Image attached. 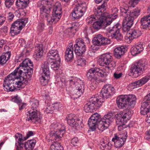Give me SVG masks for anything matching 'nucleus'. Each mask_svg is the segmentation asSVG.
<instances>
[{
    "instance_id": "f257e3e1",
    "label": "nucleus",
    "mask_w": 150,
    "mask_h": 150,
    "mask_svg": "<svg viewBox=\"0 0 150 150\" xmlns=\"http://www.w3.org/2000/svg\"><path fill=\"white\" fill-rule=\"evenodd\" d=\"M33 73V64L29 59H25L19 66L8 76L16 80L21 78H24L25 80H30Z\"/></svg>"
},
{
    "instance_id": "f03ea898",
    "label": "nucleus",
    "mask_w": 150,
    "mask_h": 150,
    "mask_svg": "<svg viewBox=\"0 0 150 150\" xmlns=\"http://www.w3.org/2000/svg\"><path fill=\"white\" fill-rule=\"evenodd\" d=\"M61 80L66 86L67 91L73 96L74 99L79 98L83 94L84 91V85L83 81L76 78L66 81L64 79Z\"/></svg>"
},
{
    "instance_id": "7ed1b4c3",
    "label": "nucleus",
    "mask_w": 150,
    "mask_h": 150,
    "mask_svg": "<svg viewBox=\"0 0 150 150\" xmlns=\"http://www.w3.org/2000/svg\"><path fill=\"white\" fill-rule=\"evenodd\" d=\"M24 78L21 77L15 80L11 77L7 76L4 81L3 86L5 90L8 91H13L16 90H20L25 86Z\"/></svg>"
},
{
    "instance_id": "20e7f679",
    "label": "nucleus",
    "mask_w": 150,
    "mask_h": 150,
    "mask_svg": "<svg viewBox=\"0 0 150 150\" xmlns=\"http://www.w3.org/2000/svg\"><path fill=\"white\" fill-rule=\"evenodd\" d=\"M88 0H76L73 6L75 8L71 13L72 17L78 19L82 16L87 8Z\"/></svg>"
},
{
    "instance_id": "39448f33",
    "label": "nucleus",
    "mask_w": 150,
    "mask_h": 150,
    "mask_svg": "<svg viewBox=\"0 0 150 150\" xmlns=\"http://www.w3.org/2000/svg\"><path fill=\"white\" fill-rule=\"evenodd\" d=\"M104 102V100L103 98L93 96L85 105L84 110L86 112H93V110L96 111L99 108Z\"/></svg>"
},
{
    "instance_id": "423d86ee",
    "label": "nucleus",
    "mask_w": 150,
    "mask_h": 150,
    "mask_svg": "<svg viewBox=\"0 0 150 150\" xmlns=\"http://www.w3.org/2000/svg\"><path fill=\"white\" fill-rule=\"evenodd\" d=\"M98 62L100 66H105V68L108 70L113 69L116 66L113 55L109 53L102 55L98 59Z\"/></svg>"
},
{
    "instance_id": "0eeeda50",
    "label": "nucleus",
    "mask_w": 150,
    "mask_h": 150,
    "mask_svg": "<svg viewBox=\"0 0 150 150\" xmlns=\"http://www.w3.org/2000/svg\"><path fill=\"white\" fill-rule=\"evenodd\" d=\"M120 15L125 17L122 23V29L125 32L128 31L132 26L134 23L133 18L129 16L127 14L128 12V8L123 6L120 7Z\"/></svg>"
},
{
    "instance_id": "6e6552de",
    "label": "nucleus",
    "mask_w": 150,
    "mask_h": 150,
    "mask_svg": "<svg viewBox=\"0 0 150 150\" xmlns=\"http://www.w3.org/2000/svg\"><path fill=\"white\" fill-rule=\"evenodd\" d=\"M147 64V62L145 59L139 60L134 65L132 66L130 73L134 77H138L139 74H142L145 70Z\"/></svg>"
},
{
    "instance_id": "1a4fd4ad",
    "label": "nucleus",
    "mask_w": 150,
    "mask_h": 150,
    "mask_svg": "<svg viewBox=\"0 0 150 150\" xmlns=\"http://www.w3.org/2000/svg\"><path fill=\"white\" fill-rule=\"evenodd\" d=\"M84 41L87 43L90 42L87 36L83 38V39L81 38L77 39L76 41V44L74 45V51L77 56H81L85 52L86 48Z\"/></svg>"
},
{
    "instance_id": "9d476101",
    "label": "nucleus",
    "mask_w": 150,
    "mask_h": 150,
    "mask_svg": "<svg viewBox=\"0 0 150 150\" xmlns=\"http://www.w3.org/2000/svg\"><path fill=\"white\" fill-rule=\"evenodd\" d=\"M52 2V0H42L38 3V6L40 9L41 16L45 18L46 20L50 15L49 14Z\"/></svg>"
},
{
    "instance_id": "9b49d317",
    "label": "nucleus",
    "mask_w": 150,
    "mask_h": 150,
    "mask_svg": "<svg viewBox=\"0 0 150 150\" xmlns=\"http://www.w3.org/2000/svg\"><path fill=\"white\" fill-rule=\"evenodd\" d=\"M50 127L51 129H54V132L51 133V137L56 141L60 140L64 133L65 129L64 126L61 124L56 123L52 124Z\"/></svg>"
},
{
    "instance_id": "f8f14e48",
    "label": "nucleus",
    "mask_w": 150,
    "mask_h": 150,
    "mask_svg": "<svg viewBox=\"0 0 150 150\" xmlns=\"http://www.w3.org/2000/svg\"><path fill=\"white\" fill-rule=\"evenodd\" d=\"M28 22L27 18L18 19L14 22L10 28V33L12 36L19 34L22 28Z\"/></svg>"
},
{
    "instance_id": "ddd939ff",
    "label": "nucleus",
    "mask_w": 150,
    "mask_h": 150,
    "mask_svg": "<svg viewBox=\"0 0 150 150\" xmlns=\"http://www.w3.org/2000/svg\"><path fill=\"white\" fill-rule=\"evenodd\" d=\"M40 72L41 73V76L40 77L41 83L42 85L45 86L48 83L50 74L47 62H45L42 64Z\"/></svg>"
},
{
    "instance_id": "4468645a",
    "label": "nucleus",
    "mask_w": 150,
    "mask_h": 150,
    "mask_svg": "<svg viewBox=\"0 0 150 150\" xmlns=\"http://www.w3.org/2000/svg\"><path fill=\"white\" fill-rule=\"evenodd\" d=\"M127 137L126 131H123L120 133L115 134L112 140L114 142L115 147L120 148L124 144Z\"/></svg>"
},
{
    "instance_id": "2eb2a0df",
    "label": "nucleus",
    "mask_w": 150,
    "mask_h": 150,
    "mask_svg": "<svg viewBox=\"0 0 150 150\" xmlns=\"http://www.w3.org/2000/svg\"><path fill=\"white\" fill-rule=\"evenodd\" d=\"M113 116L111 113H108L105 115L101 119L98 125V128L102 132L107 129L113 120Z\"/></svg>"
},
{
    "instance_id": "dca6fc26",
    "label": "nucleus",
    "mask_w": 150,
    "mask_h": 150,
    "mask_svg": "<svg viewBox=\"0 0 150 150\" xmlns=\"http://www.w3.org/2000/svg\"><path fill=\"white\" fill-rule=\"evenodd\" d=\"M34 134L33 131H29L27 133L26 137L23 138L22 135L20 133H17L15 134V137L16 142L18 144V145H17V143H16L17 150H23L24 141L33 135Z\"/></svg>"
},
{
    "instance_id": "f3484780",
    "label": "nucleus",
    "mask_w": 150,
    "mask_h": 150,
    "mask_svg": "<svg viewBox=\"0 0 150 150\" xmlns=\"http://www.w3.org/2000/svg\"><path fill=\"white\" fill-rule=\"evenodd\" d=\"M115 93V89L110 84H107L103 86L101 91L100 96L96 97H100L104 100V98H107L112 95Z\"/></svg>"
},
{
    "instance_id": "a211bd4d",
    "label": "nucleus",
    "mask_w": 150,
    "mask_h": 150,
    "mask_svg": "<svg viewBox=\"0 0 150 150\" xmlns=\"http://www.w3.org/2000/svg\"><path fill=\"white\" fill-rule=\"evenodd\" d=\"M68 124L71 127L76 129L83 127V125L81 121L76 119L75 117H73L71 115H69L66 118Z\"/></svg>"
},
{
    "instance_id": "6ab92c4d",
    "label": "nucleus",
    "mask_w": 150,
    "mask_h": 150,
    "mask_svg": "<svg viewBox=\"0 0 150 150\" xmlns=\"http://www.w3.org/2000/svg\"><path fill=\"white\" fill-rule=\"evenodd\" d=\"M121 26L119 24H117L113 26L111 28H109V33L110 34L112 39H115L119 41L122 40L123 37L120 33V29Z\"/></svg>"
},
{
    "instance_id": "aec40b11",
    "label": "nucleus",
    "mask_w": 150,
    "mask_h": 150,
    "mask_svg": "<svg viewBox=\"0 0 150 150\" xmlns=\"http://www.w3.org/2000/svg\"><path fill=\"white\" fill-rule=\"evenodd\" d=\"M112 19L106 18L105 17L103 18L98 19L93 22V26L96 29H98L100 28L101 26H103L106 27L111 24Z\"/></svg>"
},
{
    "instance_id": "412c9836",
    "label": "nucleus",
    "mask_w": 150,
    "mask_h": 150,
    "mask_svg": "<svg viewBox=\"0 0 150 150\" xmlns=\"http://www.w3.org/2000/svg\"><path fill=\"white\" fill-rule=\"evenodd\" d=\"M92 42L95 46H100L103 45L109 44L110 41L109 39L104 38L101 35L99 34L93 38Z\"/></svg>"
},
{
    "instance_id": "4be33fe9",
    "label": "nucleus",
    "mask_w": 150,
    "mask_h": 150,
    "mask_svg": "<svg viewBox=\"0 0 150 150\" xmlns=\"http://www.w3.org/2000/svg\"><path fill=\"white\" fill-rule=\"evenodd\" d=\"M27 115L26 120L30 121L33 123H36L37 122H39L40 119V117L38 115V110H31L28 112L26 114Z\"/></svg>"
},
{
    "instance_id": "5701e85b",
    "label": "nucleus",
    "mask_w": 150,
    "mask_h": 150,
    "mask_svg": "<svg viewBox=\"0 0 150 150\" xmlns=\"http://www.w3.org/2000/svg\"><path fill=\"white\" fill-rule=\"evenodd\" d=\"M148 12L149 14L143 16L141 18L140 22L142 28L150 30V6L148 9Z\"/></svg>"
},
{
    "instance_id": "b1692460",
    "label": "nucleus",
    "mask_w": 150,
    "mask_h": 150,
    "mask_svg": "<svg viewBox=\"0 0 150 150\" xmlns=\"http://www.w3.org/2000/svg\"><path fill=\"white\" fill-rule=\"evenodd\" d=\"M106 6V3L104 2L101 6L95 7L93 9V11L97 16L99 14L103 18L105 16H108V13L104 12Z\"/></svg>"
},
{
    "instance_id": "393cba45",
    "label": "nucleus",
    "mask_w": 150,
    "mask_h": 150,
    "mask_svg": "<svg viewBox=\"0 0 150 150\" xmlns=\"http://www.w3.org/2000/svg\"><path fill=\"white\" fill-rule=\"evenodd\" d=\"M143 43L139 42L135 46L132 47L131 49V53L133 56H135L144 50Z\"/></svg>"
},
{
    "instance_id": "a878e982",
    "label": "nucleus",
    "mask_w": 150,
    "mask_h": 150,
    "mask_svg": "<svg viewBox=\"0 0 150 150\" xmlns=\"http://www.w3.org/2000/svg\"><path fill=\"white\" fill-rule=\"evenodd\" d=\"M52 16L49 15L47 19L48 23L50 24H54L58 21L62 16V14L52 12Z\"/></svg>"
},
{
    "instance_id": "bb28decb",
    "label": "nucleus",
    "mask_w": 150,
    "mask_h": 150,
    "mask_svg": "<svg viewBox=\"0 0 150 150\" xmlns=\"http://www.w3.org/2000/svg\"><path fill=\"white\" fill-rule=\"evenodd\" d=\"M127 50V48L124 46L117 47L114 50V56L117 59H120Z\"/></svg>"
},
{
    "instance_id": "cd10ccee",
    "label": "nucleus",
    "mask_w": 150,
    "mask_h": 150,
    "mask_svg": "<svg viewBox=\"0 0 150 150\" xmlns=\"http://www.w3.org/2000/svg\"><path fill=\"white\" fill-rule=\"evenodd\" d=\"M99 146L102 150H110L112 144L106 138H104L102 139Z\"/></svg>"
},
{
    "instance_id": "c85d7f7f",
    "label": "nucleus",
    "mask_w": 150,
    "mask_h": 150,
    "mask_svg": "<svg viewBox=\"0 0 150 150\" xmlns=\"http://www.w3.org/2000/svg\"><path fill=\"white\" fill-rule=\"evenodd\" d=\"M125 95L120 96L117 98L116 103L119 108L123 109L127 105Z\"/></svg>"
},
{
    "instance_id": "c756f323",
    "label": "nucleus",
    "mask_w": 150,
    "mask_h": 150,
    "mask_svg": "<svg viewBox=\"0 0 150 150\" xmlns=\"http://www.w3.org/2000/svg\"><path fill=\"white\" fill-rule=\"evenodd\" d=\"M48 59L55 60H59L60 58L58 51L56 50H49L47 54Z\"/></svg>"
},
{
    "instance_id": "7c9ffc66",
    "label": "nucleus",
    "mask_w": 150,
    "mask_h": 150,
    "mask_svg": "<svg viewBox=\"0 0 150 150\" xmlns=\"http://www.w3.org/2000/svg\"><path fill=\"white\" fill-rule=\"evenodd\" d=\"M44 45L42 44H38L35 47L34 56L36 58H40L42 56Z\"/></svg>"
},
{
    "instance_id": "2f4dec72",
    "label": "nucleus",
    "mask_w": 150,
    "mask_h": 150,
    "mask_svg": "<svg viewBox=\"0 0 150 150\" xmlns=\"http://www.w3.org/2000/svg\"><path fill=\"white\" fill-rule=\"evenodd\" d=\"M73 45L70 43L69 47H68L66 50L65 58L67 61H69L72 60L74 57Z\"/></svg>"
},
{
    "instance_id": "473e14b6",
    "label": "nucleus",
    "mask_w": 150,
    "mask_h": 150,
    "mask_svg": "<svg viewBox=\"0 0 150 150\" xmlns=\"http://www.w3.org/2000/svg\"><path fill=\"white\" fill-rule=\"evenodd\" d=\"M127 105L131 108L133 107L136 103V97L135 95L132 94L125 95Z\"/></svg>"
},
{
    "instance_id": "72a5a7b5",
    "label": "nucleus",
    "mask_w": 150,
    "mask_h": 150,
    "mask_svg": "<svg viewBox=\"0 0 150 150\" xmlns=\"http://www.w3.org/2000/svg\"><path fill=\"white\" fill-rule=\"evenodd\" d=\"M11 53L8 51L3 53L0 57V64L3 65L9 60L11 57Z\"/></svg>"
},
{
    "instance_id": "f704fd0d",
    "label": "nucleus",
    "mask_w": 150,
    "mask_h": 150,
    "mask_svg": "<svg viewBox=\"0 0 150 150\" xmlns=\"http://www.w3.org/2000/svg\"><path fill=\"white\" fill-rule=\"evenodd\" d=\"M96 74L95 68H92L88 70L86 76L88 79L90 81L99 79L95 75Z\"/></svg>"
},
{
    "instance_id": "c9c22d12",
    "label": "nucleus",
    "mask_w": 150,
    "mask_h": 150,
    "mask_svg": "<svg viewBox=\"0 0 150 150\" xmlns=\"http://www.w3.org/2000/svg\"><path fill=\"white\" fill-rule=\"evenodd\" d=\"M36 141L35 139L28 140L23 144V146H24L26 150H32L36 144Z\"/></svg>"
},
{
    "instance_id": "e433bc0d",
    "label": "nucleus",
    "mask_w": 150,
    "mask_h": 150,
    "mask_svg": "<svg viewBox=\"0 0 150 150\" xmlns=\"http://www.w3.org/2000/svg\"><path fill=\"white\" fill-rule=\"evenodd\" d=\"M103 18L99 14L97 16L94 13V15H91L88 17L86 19V22L89 25H92V23L95 22L98 19Z\"/></svg>"
},
{
    "instance_id": "4c0bfd02",
    "label": "nucleus",
    "mask_w": 150,
    "mask_h": 150,
    "mask_svg": "<svg viewBox=\"0 0 150 150\" xmlns=\"http://www.w3.org/2000/svg\"><path fill=\"white\" fill-rule=\"evenodd\" d=\"M140 113L143 115H147L150 113V105L146 103H141Z\"/></svg>"
},
{
    "instance_id": "58836bf2",
    "label": "nucleus",
    "mask_w": 150,
    "mask_h": 150,
    "mask_svg": "<svg viewBox=\"0 0 150 150\" xmlns=\"http://www.w3.org/2000/svg\"><path fill=\"white\" fill-rule=\"evenodd\" d=\"M30 0H17L16 4L20 9H23L27 7L30 2Z\"/></svg>"
},
{
    "instance_id": "ea45409f",
    "label": "nucleus",
    "mask_w": 150,
    "mask_h": 150,
    "mask_svg": "<svg viewBox=\"0 0 150 150\" xmlns=\"http://www.w3.org/2000/svg\"><path fill=\"white\" fill-rule=\"evenodd\" d=\"M128 13H127L128 15L134 19L137 18V17L140 15V10L138 8L132 10L131 11H129L128 9Z\"/></svg>"
},
{
    "instance_id": "a19ab883",
    "label": "nucleus",
    "mask_w": 150,
    "mask_h": 150,
    "mask_svg": "<svg viewBox=\"0 0 150 150\" xmlns=\"http://www.w3.org/2000/svg\"><path fill=\"white\" fill-rule=\"evenodd\" d=\"M119 114L122 115V117L126 121L130 119L132 115V113L130 110L128 109L125 110L123 112H121Z\"/></svg>"
},
{
    "instance_id": "79ce46f5",
    "label": "nucleus",
    "mask_w": 150,
    "mask_h": 150,
    "mask_svg": "<svg viewBox=\"0 0 150 150\" xmlns=\"http://www.w3.org/2000/svg\"><path fill=\"white\" fill-rule=\"evenodd\" d=\"M128 34L131 36L132 38H136L141 35V32L139 30L134 29H132L129 31Z\"/></svg>"
},
{
    "instance_id": "37998d69",
    "label": "nucleus",
    "mask_w": 150,
    "mask_h": 150,
    "mask_svg": "<svg viewBox=\"0 0 150 150\" xmlns=\"http://www.w3.org/2000/svg\"><path fill=\"white\" fill-rule=\"evenodd\" d=\"M118 9L116 8H115L112 9V13L110 15H109L108 13V16H105L106 18H110L112 19L111 24L112 21L117 17V13L118 11Z\"/></svg>"
},
{
    "instance_id": "c03bdc74",
    "label": "nucleus",
    "mask_w": 150,
    "mask_h": 150,
    "mask_svg": "<svg viewBox=\"0 0 150 150\" xmlns=\"http://www.w3.org/2000/svg\"><path fill=\"white\" fill-rule=\"evenodd\" d=\"M140 83L139 80L132 83L128 86L127 87V89L129 91H131L134 88L142 86Z\"/></svg>"
},
{
    "instance_id": "a18cd8bd",
    "label": "nucleus",
    "mask_w": 150,
    "mask_h": 150,
    "mask_svg": "<svg viewBox=\"0 0 150 150\" xmlns=\"http://www.w3.org/2000/svg\"><path fill=\"white\" fill-rule=\"evenodd\" d=\"M101 82L100 79H96L94 80L90 81L87 84L88 87L91 89L94 90L97 87V85L98 83Z\"/></svg>"
},
{
    "instance_id": "49530a36",
    "label": "nucleus",
    "mask_w": 150,
    "mask_h": 150,
    "mask_svg": "<svg viewBox=\"0 0 150 150\" xmlns=\"http://www.w3.org/2000/svg\"><path fill=\"white\" fill-rule=\"evenodd\" d=\"M115 117L116 118V123L117 125H123L125 124L126 122L125 120L123 118L122 115L119 114H116L115 115Z\"/></svg>"
},
{
    "instance_id": "de8ad7c7",
    "label": "nucleus",
    "mask_w": 150,
    "mask_h": 150,
    "mask_svg": "<svg viewBox=\"0 0 150 150\" xmlns=\"http://www.w3.org/2000/svg\"><path fill=\"white\" fill-rule=\"evenodd\" d=\"M62 11L61 4L59 2H57L53 7L52 12L62 14Z\"/></svg>"
},
{
    "instance_id": "09e8293b",
    "label": "nucleus",
    "mask_w": 150,
    "mask_h": 150,
    "mask_svg": "<svg viewBox=\"0 0 150 150\" xmlns=\"http://www.w3.org/2000/svg\"><path fill=\"white\" fill-rule=\"evenodd\" d=\"M86 63V60L85 59L81 57H78L75 61V64L76 65L80 67L84 66Z\"/></svg>"
},
{
    "instance_id": "8fccbe9b",
    "label": "nucleus",
    "mask_w": 150,
    "mask_h": 150,
    "mask_svg": "<svg viewBox=\"0 0 150 150\" xmlns=\"http://www.w3.org/2000/svg\"><path fill=\"white\" fill-rule=\"evenodd\" d=\"M99 122L96 121H94L89 119L88 122V125L90 127V130L92 131H94L96 129L97 124Z\"/></svg>"
},
{
    "instance_id": "3c124183",
    "label": "nucleus",
    "mask_w": 150,
    "mask_h": 150,
    "mask_svg": "<svg viewBox=\"0 0 150 150\" xmlns=\"http://www.w3.org/2000/svg\"><path fill=\"white\" fill-rule=\"evenodd\" d=\"M96 74L98 76L101 77H105L107 76L106 69L104 68H95Z\"/></svg>"
},
{
    "instance_id": "603ef678",
    "label": "nucleus",
    "mask_w": 150,
    "mask_h": 150,
    "mask_svg": "<svg viewBox=\"0 0 150 150\" xmlns=\"http://www.w3.org/2000/svg\"><path fill=\"white\" fill-rule=\"evenodd\" d=\"M60 62V59L59 60H55L54 61H53L51 62V68L54 70H57L59 69V68Z\"/></svg>"
},
{
    "instance_id": "864d4df0",
    "label": "nucleus",
    "mask_w": 150,
    "mask_h": 150,
    "mask_svg": "<svg viewBox=\"0 0 150 150\" xmlns=\"http://www.w3.org/2000/svg\"><path fill=\"white\" fill-rule=\"evenodd\" d=\"M50 150H63V149L59 143L55 142L51 145Z\"/></svg>"
},
{
    "instance_id": "5fc2aeb1",
    "label": "nucleus",
    "mask_w": 150,
    "mask_h": 150,
    "mask_svg": "<svg viewBox=\"0 0 150 150\" xmlns=\"http://www.w3.org/2000/svg\"><path fill=\"white\" fill-rule=\"evenodd\" d=\"M91 121L98 122L99 123L101 120L100 115L97 113H96L92 115L89 118Z\"/></svg>"
},
{
    "instance_id": "6e6d98bb",
    "label": "nucleus",
    "mask_w": 150,
    "mask_h": 150,
    "mask_svg": "<svg viewBox=\"0 0 150 150\" xmlns=\"http://www.w3.org/2000/svg\"><path fill=\"white\" fill-rule=\"evenodd\" d=\"M75 25V24L74 23L72 24H69L66 30V33L68 34L69 33L72 32L74 30H75L76 27Z\"/></svg>"
},
{
    "instance_id": "4d7b16f0",
    "label": "nucleus",
    "mask_w": 150,
    "mask_h": 150,
    "mask_svg": "<svg viewBox=\"0 0 150 150\" xmlns=\"http://www.w3.org/2000/svg\"><path fill=\"white\" fill-rule=\"evenodd\" d=\"M62 107V104L60 103L56 102L52 104V107L54 110H60Z\"/></svg>"
},
{
    "instance_id": "13d9d810",
    "label": "nucleus",
    "mask_w": 150,
    "mask_h": 150,
    "mask_svg": "<svg viewBox=\"0 0 150 150\" xmlns=\"http://www.w3.org/2000/svg\"><path fill=\"white\" fill-rule=\"evenodd\" d=\"M143 103H146V104L150 105V93L145 96L143 99Z\"/></svg>"
},
{
    "instance_id": "bf43d9fd",
    "label": "nucleus",
    "mask_w": 150,
    "mask_h": 150,
    "mask_svg": "<svg viewBox=\"0 0 150 150\" xmlns=\"http://www.w3.org/2000/svg\"><path fill=\"white\" fill-rule=\"evenodd\" d=\"M31 105L32 110H35L38 107L39 105L38 100H34L33 102L31 103Z\"/></svg>"
},
{
    "instance_id": "052dcab7",
    "label": "nucleus",
    "mask_w": 150,
    "mask_h": 150,
    "mask_svg": "<svg viewBox=\"0 0 150 150\" xmlns=\"http://www.w3.org/2000/svg\"><path fill=\"white\" fill-rule=\"evenodd\" d=\"M11 100L12 101L17 103L18 104L21 103V102L22 101V100L20 99V97L17 96H15Z\"/></svg>"
},
{
    "instance_id": "680f3d73",
    "label": "nucleus",
    "mask_w": 150,
    "mask_h": 150,
    "mask_svg": "<svg viewBox=\"0 0 150 150\" xmlns=\"http://www.w3.org/2000/svg\"><path fill=\"white\" fill-rule=\"evenodd\" d=\"M140 0H130L129 2V6L134 7Z\"/></svg>"
},
{
    "instance_id": "e2e57ef3",
    "label": "nucleus",
    "mask_w": 150,
    "mask_h": 150,
    "mask_svg": "<svg viewBox=\"0 0 150 150\" xmlns=\"http://www.w3.org/2000/svg\"><path fill=\"white\" fill-rule=\"evenodd\" d=\"M13 3V0H5V5L8 8H10L12 5Z\"/></svg>"
},
{
    "instance_id": "0e129e2a",
    "label": "nucleus",
    "mask_w": 150,
    "mask_h": 150,
    "mask_svg": "<svg viewBox=\"0 0 150 150\" xmlns=\"http://www.w3.org/2000/svg\"><path fill=\"white\" fill-rule=\"evenodd\" d=\"M45 25L43 23H40L39 24L38 27L37 29L40 32H42L44 29Z\"/></svg>"
},
{
    "instance_id": "69168bd1",
    "label": "nucleus",
    "mask_w": 150,
    "mask_h": 150,
    "mask_svg": "<svg viewBox=\"0 0 150 150\" xmlns=\"http://www.w3.org/2000/svg\"><path fill=\"white\" fill-rule=\"evenodd\" d=\"M148 77L145 76L139 80L142 86L145 83L149 80Z\"/></svg>"
},
{
    "instance_id": "338daca9",
    "label": "nucleus",
    "mask_w": 150,
    "mask_h": 150,
    "mask_svg": "<svg viewBox=\"0 0 150 150\" xmlns=\"http://www.w3.org/2000/svg\"><path fill=\"white\" fill-rule=\"evenodd\" d=\"M79 140L78 138L77 137H74L71 140V144L74 146H77L78 144Z\"/></svg>"
},
{
    "instance_id": "774afa93",
    "label": "nucleus",
    "mask_w": 150,
    "mask_h": 150,
    "mask_svg": "<svg viewBox=\"0 0 150 150\" xmlns=\"http://www.w3.org/2000/svg\"><path fill=\"white\" fill-rule=\"evenodd\" d=\"M54 110L53 108L52 107V105L51 106H49L46 108L45 111L46 113H52V111Z\"/></svg>"
}]
</instances>
